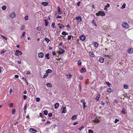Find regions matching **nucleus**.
Returning <instances> with one entry per match:
<instances>
[{
    "mask_svg": "<svg viewBox=\"0 0 133 133\" xmlns=\"http://www.w3.org/2000/svg\"><path fill=\"white\" fill-rule=\"evenodd\" d=\"M19 54L20 55H22V52L21 51H19L18 50H16L15 53V55L16 56H18V55Z\"/></svg>",
    "mask_w": 133,
    "mask_h": 133,
    "instance_id": "1",
    "label": "nucleus"
},
{
    "mask_svg": "<svg viewBox=\"0 0 133 133\" xmlns=\"http://www.w3.org/2000/svg\"><path fill=\"white\" fill-rule=\"evenodd\" d=\"M122 26L124 28H127L128 27L129 25L127 23L124 22L122 24Z\"/></svg>",
    "mask_w": 133,
    "mask_h": 133,
    "instance_id": "2",
    "label": "nucleus"
},
{
    "mask_svg": "<svg viewBox=\"0 0 133 133\" xmlns=\"http://www.w3.org/2000/svg\"><path fill=\"white\" fill-rule=\"evenodd\" d=\"M79 39L82 41H84L86 39V37L84 35H82L80 36L79 37Z\"/></svg>",
    "mask_w": 133,
    "mask_h": 133,
    "instance_id": "3",
    "label": "nucleus"
},
{
    "mask_svg": "<svg viewBox=\"0 0 133 133\" xmlns=\"http://www.w3.org/2000/svg\"><path fill=\"white\" fill-rule=\"evenodd\" d=\"M44 54L42 52H40L38 54V57L39 58H42L44 57Z\"/></svg>",
    "mask_w": 133,
    "mask_h": 133,
    "instance_id": "4",
    "label": "nucleus"
},
{
    "mask_svg": "<svg viewBox=\"0 0 133 133\" xmlns=\"http://www.w3.org/2000/svg\"><path fill=\"white\" fill-rule=\"evenodd\" d=\"M30 131L32 133H35L37 132L36 130L33 128H30Z\"/></svg>",
    "mask_w": 133,
    "mask_h": 133,
    "instance_id": "5",
    "label": "nucleus"
},
{
    "mask_svg": "<svg viewBox=\"0 0 133 133\" xmlns=\"http://www.w3.org/2000/svg\"><path fill=\"white\" fill-rule=\"evenodd\" d=\"M16 16V15L14 12H12L10 15V17L12 18H15Z\"/></svg>",
    "mask_w": 133,
    "mask_h": 133,
    "instance_id": "6",
    "label": "nucleus"
},
{
    "mask_svg": "<svg viewBox=\"0 0 133 133\" xmlns=\"http://www.w3.org/2000/svg\"><path fill=\"white\" fill-rule=\"evenodd\" d=\"M98 13L100 15L102 16H104L105 14V13L104 12L101 11H99Z\"/></svg>",
    "mask_w": 133,
    "mask_h": 133,
    "instance_id": "7",
    "label": "nucleus"
},
{
    "mask_svg": "<svg viewBox=\"0 0 133 133\" xmlns=\"http://www.w3.org/2000/svg\"><path fill=\"white\" fill-rule=\"evenodd\" d=\"M76 19L77 21H79V22H81L82 21V18L81 16H78L76 18Z\"/></svg>",
    "mask_w": 133,
    "mask_h": 133,
    "instance_id": "8",
    "label": "nucleus"
},
{
    "mask_svg": "<svg viewBox=\"0 0 133 133\" xmlns=\"http://www.w3.org/2000/svg\"><path fill=\"white\" fill-rule=\"evenodd\" d=\"M57 10L58 14L59 15H61L62 14V12L61 11V9L59 6H57Z\"/></svg>",
    "mask_w": 133,
    "mask_h": 133,
    "instance_id": "9",
    "label": "nucleus"
},
{
    "mask_svg": "<svg viewBox=\"0 0 133 133\" xmlns=\"http://www.w3.org/2000/svg\"><path fill=\"white\" fill-rule=\"evenodd\" d=\"M63 111L62 113H65L66 112V107H63L62 108Z\"/></svg>",
    "mask_w": 133,
    "mask_h": 133,
    "instance_id": "10",
    "label": "nucleus"
},
{
    "mask_svg": "<svg viewBox=\"0 0 133 133\" xmlns=\"http://www.w3.org/2000/svg\"><path fill=\"white\" fill-rule=\"evenodd\" d=\"M100 97V95L98 94L97 96H96L95 98V99L96 100V102L98 101L99 100V98Z\"/></svg>",
    "mask_w": 133,
    "mask_h": 133,
    "instance_id": "11",
    "label": "nucleus"
},
{
    "mask_svg": "<svg viewBox=\"0 0 133 133\" xmlns=\"http://www.w3.org/2000/svg\"><path fill=\"white\" fill-rule=\"evenodd\" d=\"M127 52L128 53L131 54L133 52V49L130 48L128 50Z\"/></svg>",
    "mask_w": 133,
    "mask_h": 133,
    "instance_id": "12",
    "label": "nucleus"
},
{
    "mask_svg": "<svg viewBox=\"0 0 133 133\" xmlns=\"http://www.w3.org/2000/svg\"><path fill=\"white\" fill-rule=\"evenodd\" d=\"M41 4L44 6H46L48 5V2H42Z\"/></svg>",
    "mask_w": 133,
    "mask_h": 133,
    "instance_id": "13",
    "label": "nucleus"
},
{
    "mask_svg": "<svg viewBox=\"0 0 133 133\" xmlns=\"http://www.w3.org/2000/svg\"><path fill=\"white\" fill-rule=\"evenodd\" d=\"M86 71V69L84 68H82L81 69V72L82 73L83 72H85Z\"/></svg>",
    "mask_w": 133,
    "mask_h": 133,
    "instance_id": "14",
    "label": "nucleus"
},
{
    "mask_svg": "<svg viewBox=\"0 0 133 133\" xmlns=\"http://www.w3.org/2000/svg\"><path fill=\"white\" fill-rule=\"evenodd\" d=\"M65 51L64 50L62 49H61V50L58 51V53L60 54H63Z\"/></svg>",
    "mask_w": 133,
    "mask_h": 133,
    "instance_id": "15",
    "label": "nucleus"
},
{
    "mask_svg": "<svg viewBox=\"0 0 133 133\" xmlns=\"http://www.w3.org/2000/svg\"><path fill=\"white\" fill-rule=\"evenodd\" d=\"M59 104L58 103H56L55 104V109H57L59 106Z\"/></svg>",
    "mask_w": 133,
    "mask_h": 133,
    "instance_id": "16",
    "label": "nucleus"
},
{
    "mask_svg": "<svg viewBox=\"0 0 133 133\" xmlns=\"http://www.w3.org/2000/svg\"><path fill=\"white\" fill-rule=\"evenodd\" d=\"M113 90L111 88H108L107 89V91L109 92H111Z\"/></svg>",
    "mask_w": 133,
    "mask_h": 133,
    "instance_id": "17",
    "label": "nucleus"
},
{
    "mask_svg": "<svg viewBox=\"0 0 133 133\" xmlns=\"http://www.w3.org/2000/svg\"><path fill=\"white\" fill-rule=\"evenodd\" d=\"M52 70L50 69H48L46 71V73L47 74H49L51 72Z\"/></svg>",
    "mask_w": 133,
    "mask_h": 133,
    "instance_id": "18",
    "label": "nucleus"
},
{
    "mask_svg": "<svg viewBox=\"0 0 133 133\" xmlns=\"http://www.w3.org/2000/svg\"><path fill=\"white\" fill-rule=\"evenodd\" d=\"M44 21L45 23V25L46 26H48V21L46 19H44Z\"/></svg>",
    "mask_w": 133,
    "mask_h": 133,
    "instance_id": "19",
    "label": "nucleus"
},
{
    "mask_svg": "<svg viewBox=\"0 0 133 133\" xmlns=\"http://www.w3.org/2000/svg\"><path fill=\"white\" fill-rule=\"evenodd\" d=\"M104 58H103L101 57L99 58V61L101 63H103L104 62Z\"/></svg>",
    "mask_w": 133,
    "mask_h": 133,
    "instance_id": "20",
    "label": "nucleus"
},
{
    "mask_svg": "<svg viewBox=\"0 0 133 133\" xmlns=\"http://www.w3.org/2000/svg\"><path fill=\"white\" fill-rule=\"evenodd\" d=\"M77 117V116L76 115H75L72 116L71 119L73 120H74L76 119Z\"/></svg>",
    "mask_w": 133,
    "mask_h": 133,
    "instance_id": "21",
    "label": "nucleus"
},
{
    "mask_svg": "<svg viewBox=\"0 0 133 133\" xmlns=\"http://www.w3.org/2000/svg\"><path fill=\"white\" fill-rule=\"evenodd\" d=\"M94 45L95 47L97 48L98 46V43L97 42H95L94 44Z\"/></svg>",
    "mask_w": 133,
    "mask_h": 133,
    "instance_id": "22",
    "label": "nucleus"
},
{
    "mask_svg": "<svg viewBox=\"0 0 133 133\" xmlns=\"http://www.w3.org/2000/svg\"><path fill=\"white\" fill-rule=\"evenodd\" d=\"M61 34L62 35H67L68 34V33H66L65 31H63V32H62Z\"/></svg>",
    "mask_w": 133,
    "mask_h": 133,
    "instance_id": "23",
    "label": "nucleus"
},
{
    "mask_svg": "<svg viewBox=\"0 0 133 133\" xmlns=\"http://www.w3.org/2000/svg\"><path fill=\"white\" fill-rule=\"evenodd\" d=\"M46 85L47 86V87H50L51 88L52 87V85L50 83H47L46 84Z\"/></svg>",
    "mask_w": 133,
    "mask_h": 133,
    "instance_id": "24",
    "label": "nucleus"
},
{
    "mask_svg": "<svg viewBox=\"0 0 133 133\" xmlns=\"http://www.w3.org/2000/svg\"><path fill=\"white\" fill-rule=\"evenodd\" d=\"M66 76L68 78V79H70L72 75L71 74H69L68 75L67 74L66 75Z\"/></svg>",
    "mask_w": 133,
    "mask_h": 133,
    "instance_id": "25",
    "label": "nucleus"
},
{
    "mask_svg": "<svg viewBox=\"0 0 133 133\" xmlns=\"http://www.w3.org/2000/svg\"><path fill=\"white\" fill-rule=\"evenodd\" d=\"M44 40L45 41L47 42V43H49L50 41V40L48 38H45Z\"/></svg>",
    "mask_w": 133,
    "mask_h": 133,
    "instance_id": "26",
    "label": "nucleus"
},
{
    "mask_svg": "<svg viewBox=\"0 0 133 133\" xmlns=\"http://www.w3.org/2000/svg\"><path fill=\"white\" fill-rule=\"evenodd\" d=\"M80 101L81 103H82L83 105H85L86 104V102H85V101H84V99H82Z\"/></svg>",
    "mask_w": 133,
    "mask_h": 133,
    "instance_id": "27",
    "label": "nucleus"
},
{
    "mask_svg": "<svg viewBox=\"0 0 133 133\" xmlns=\"http://www.w3.org/2000/svg\"><path fill=\"white\" fill-rule=\"evenodd\" d=\"M124 88L125 89H128L129 87L127 85V84H124Z\"/></svg>",
    "mask_w": 133,
    "mask_h": 133,
    "instance_id": "28",
    "label": "nucleus"
},
{
    "mask_svg": "<svg viewBox=\"0 0 133 133\" xmlns=\"http://www.w3.org/2000/svg\"><path fill=\"white\" fill-rule=\"evenodd\" d=\"M6 8V7L5 5H3L2 7V9L3 10H5Z\"/></svg>",
    "mask_w": 133,
    "mask_h": 133,
    "instance_id": "29",
    "label": "nucleus"
},
{
    "mask_svg": "<svg viewBox=\"0 0 133 133\" xmlns=\"http://www.w3.org/2000/svg\"><path fill=\"white\" fill-rule=\"evenodd\" d=\"M49 54L47 53L45 56V57L47 58L48 59H49L50 57H49Z\"/></svg>",
    "mask_w": 133,
    "mask_h": 133,
    "instance_id": "30",
    "label": "nucleus"
},
{
    "mask_svg": "<svg viewBox=\"0 0 133 133\" xmlns=\"http://www.w3.org/2000/svg\"><path fill=\"white\" fill-rule=\"evenodd\" d=\"M125 109L124 108H123L121 111V112L123 114H125Z\"/></svg>",
    "mask_w": 133,
    "mask_h": 133,
    "instance_id": "31",
    "label": "nucleus"
},
{
    "mask_svg": "<svg viewBox=\"0 0 133 133\" xmlns=\"http://www.w3.org/2000/svg\"><path fill=\"white\" fill-rule=\"evenodd\" d=\"M89 54L91 57H94L95 56L94 54L92 52H90Z\"/></svg>",
    "mask_w": 133,
    "mask_h": 133,
    "instance_id": "32",
    "label": "nucleus"
},
{
    "mask_svg": "<svg viewBox=\"0 0 133 133\" xmlns=\"http://www.w3.org/2000/svg\"><path fill=\"white\" fill-rule=\"evenodd\" d=\"M48 76V75L46 74L45 73V74L43 76V77L44 78H46Z\"/></svg>",
    "mask_w": 133,
    "mask_h": 133,
    "instance_id": "33",
    "label": "nucleus"
},
{
    "mask_svg": "<svg viewBox=\"0 0 133 133\" xmlns=\"http://www.w3.org/2000/svg\"><path fill=\"white\" fill-rule=\"evenodd\" d=\"M126 6V4H124L122 6V7L121 8V9H123L125 8Z\"/></svg>",
    "mask_w": 133,
    "mask_h": 133,
    "instance_id": "34",
    "label": "nucleus"
},
{
    "mask_svg": "<svg viewBox=\"0 0 133 133\" xmlns=\"http://www.w3.org/2000/svg\"><path fill=\"white\" fill-rule=\"evenodd\" d=\"M44 114L45 115H47L48 114V112L47 110H45L44 111Z\"/></svg>",
    "mask_w": 133,
    "mask_h": 133,
    "instance_id": "35",
    "label": "nucleus"
},
{
    "mask_svg": "<svg viewBox=\"0 0 133 133\" xmlns=\"http://www.w3.org/2000/svg\"><path fill=\"white\" fill-rule=\"evenodd\" d=\"M13 104L12 103H11L9 105V107L12 108L13 107Z\"/></svg>",
    "mask_w": 133,
    "mask_h": 133,
    "instance_id": "36",
    "label": "nucleus"
},
{
    "mask_svg": "<svg viewBox=\"0 0 133 133\" xmlns=\"http://www.w3.org/2000/svg\"><path fill=\"white\" fill-rule=\"evenodd\" d=\"M41 26H39L37 28V30L40 31L41 30Z\"/></svg>",
    "mask_w": 133,
    "mask_h": 133,
    "instance_id": "37",
    "label": "nucleus"
},
{
    "mask_svg": "<svg viewBox=\"0 0 133 133\" xmlns=\"http://www.w3.org/2000/svg\"><path fill=\"white\" fill-rule=\"evenodd\" d=\"M51 26L53 28H55V23L54 22L52 23L51 24Z\"/></svg>",
    "mask_w": 133,
    "mask_h": 133,
    "instance_id": "38",
    "label": "nucleus"
},
{
    "mask_svg": "<svg viewBox=\"0 0 133 133\" xmlns=\"http://www.w3.org/2000/svg\"><path fill=\"white\" fill-rule=\"evenodd\" d=\"M77 63L79 65H81V62L80 60H79L78 61Z\"/></svg>",
    "mask_w": 133,
    "mask_h": 133,
    "instance_id": "39",
    "label": "nucleus"
},
{
    "mask_svg": "<svg viewBox=\"0 0 133 133\" xmlns=\"http://www.w3.org/2000/svg\"><path fill=\"white\" fill-rule=\"evenodd\" d=\"M84 128V126H81V127H80V128H78V130H80V131H81L82 129H83Z\"/></svg>",
    "mask_w": 133,
    "mask_h": 133,
    "instance_id": "40",
    "label": "nucleus"
},
{
    "mask_svg": "<svg viewBox=\"0 0 133 133\" xmlns=\"http://www.w3.org/2000/svg\"><path fill=\"white\" fill-rule=\"evenodd\" d=\"M15 111H16V110L15 108L13 109L12 110V114H14L15 113Z\"/></svg>",
    "mask_w": 133,
    "mask_h": 133,
    "instance_id": "41",
    "label": "nucleus"
},
{
    "mask_svg": "<svg viewBox=\"0 0 133 133\" xmlns=\"http://www.w3.org/2000/svg\"><path fill=\"white\" fill-rule=\"evenodd\" d=\"M106 84L109 87H110L111 85V84L109 82H106Z\"/></svg>",
    "mask_w": 133,
    "mask_h": 133,
    "instance_id": "42",
    "label": "nucleus"
},
{
    "mask_svg": "<svg viewBox=\"0 0 133 133\" xmlns=\"http://www.w3.org/2000/svg\"><path fill=\"white\" fill-rule=\"evenodd\" d=\"M36 101L37 102H39L40 100V99L39 97H37L36 99Z\"/></svg>",
    "mask_w": 133,
    "mask_h": 133,
    "instance_id": "43",
    "label": "nucleus"
},
{
    "mask_svg": "<svg viewBox=\"0 0 133 133\" xmlns=\"http://www.w3.org/2000/svg\"><path fill=\"white\" fill-rule=\"evenodd\" d=\"M71 35H69L68 36L67 40H69L71 39Z\"/></svg>",
    "mask_w": 133,
    "mask_h": 133,
    "instance_id": "44",
    "label": "nucleus"
},
{
    "mask_svg": "<svg viewBox=\"0 0 133 133\" xmlns=\"http://www.w3.org/2000/svg\"><path fill=\"white\" fill-rule=\"evenodd\" d=\"M92 22L93 24H94L95 26H97V25L96 24V22L94 20H92Z\"/></svg>",
    "mask_w": 133,
    "mask_h": 133,
    "instance_id": "45",
    "label": "nucleus"
},
{
    "mask_svg": "<svg viewBox=\"0 0 133 133\" xmlns=\"http://www.w3.org/2000/svg\"><path fill=\"white\" fill-rule=\"evenodd\" d=\"M89 133H93V131L92 130H89L88 131Z\"/></svg>",
    "mask_w": 133,
    "mask_h": 133,
    "instance_id": "46",
    "label": "nucleus"
},
{
    "mask_svg": "<svg viewBox=\"0 0 133 133\" xmlns=\"http://www.w3.org/2000/svg\"><path fill=\"white\" fill-rule=\"evenodd\" d=\"M1 36L4 39H5L6 40H7V38H6L5 36H3L2 35H1Z\"/></svg>",
    "mask_w": 133,
    "mask_h": 133,
    "instance_id": "47",
    "label": "nucleus"
},
{
    "mask_svg": "<svg viewBox=\"0 0 133 133\" xmlns=\"http://www.w3.org/2000/svg\"><path fill=\"white\" fill-rule=\"evenodd\" d=\"M25 32L24 31L23 32V33L22 34V36L21 37V38H22L24 36L25 34Z\"/></svg>",
    "mask_w": 133,
    "mask_h": 133,
    "instance_id": "48",
    "label": "nucleus"
},
{
    "mask_svg": "<svg viewBox=\"0 0 133 133\" xmlns=\"http://www.w3.org/2000/svg\"><path fill=\"white\" fill-rule=\"evenodd\" d=\"M31 73L30 72V71H27L26 72V74L27 75H30V74H31Z\"/></svg>",
    "mask_w": 133,
    "mask_h": 133,
    "instance_id": "49",
    "label": "nucleus"
},
{
    "mask_svg": "<svg viewBox=\"0 0 133 133\" xmlns=\"http://www.w3.org/2000/svg\"><path fill=\"white\" fill-rule=\"evenodd\" d=\"M48 116L49 117H51L52 116V113H49V114H48Z\"/></svg>",
    "mask_w": 133,
    "mask_h": 133,
    "instance_id": "50",
    "label": "nucleus"
},
{
    "mask_svg": "<svg viewBox=\"0 0 133 133\" xmlns=\"http://www.w3.org/2000/svg\"><path fill=\"white\" fill-rule=\"evenodd\" d=\"M64 27V26L63 25H61L59 26V28L60 29L63 28Z\"/></svg>",
    "mask_w": 133,
    "mask_h": 133,
    "instance_id": "51",
    "label": "nucleus"
},
{
    "mask_svg": "<svg viewBox=\"0 0 133 133\" xmlns=\"http://www.w3.org/2000/svg\"><path fill=\"white\" fill-rule=\"evenodd\" d=\"M119 119H115V121H114V122L115 123H116L117 122L119 121Z\"/></svg>",
    "mask_w": 133,
    "mask_h": 133,
    "instance_id": "52",
    "label": "nucleus"
},
{
    "mask_svg": "<svg viewBox=\"0 0 133 133\" xmlns=\"http://www.w3.org/2000/svg\"><path fill=\"white\" fill-rule=\"evenodd\" d=\"M6 52V50H4L3 51H2V52H1V54H2L3 53H4Z\"/></svg>",
    "mask_w": 133,
    "mask_h": 133,
    "instance_id": "53",
    "label": "nucleus"
},
{
    "mask_svg": "<svg viewBox=\"0 0 133 133\" xmlns=\"http://www.w3.org/2000/svg\"><path fill=\"white\" fill-rule=\"evenodd\" d=\"M25 20H27L28 19V16H26L25 17Z\"/></svg>",
    "mask_w": 133,
    "mask_h": 133,
    "instance_id": "54",
    "label": "nucleus"
},
{
    "mask_svg": "<svg viewBox=\"0 0 133 133\" xmlns=\"http://www.w3.org/2000/svg\"><path fill=\"white\" fill-rule=\"evenodd\" d=\"M23 98L24 100H25L27 98V96L25 95H24L23 96Z\"/></svg>",
    "mask_w": 133,
    "mask_h": 133,
    "instance_id": "55",
    "label": "nucleus"
},
{
    "mask_svg": "<svg viewBox=\"0 0 133 133\" xmlns=\"http://www.w3.org/2000/svg\"><path fill=\"white\" fill-rule=\"evenodd\" d=\"M24 26L23 25H22L21 27V30H23L24 29Z\"/></svg>",
    "mask_w": 133,
    "mask_h": 133,
    "instance_id": "56",
    "label": "nucleus"
},
{
    "mask_svg": "<svg viewBox=\"0 0 133 133\" xmlns=\"http://www.w3.org/2000/svg\"><path fill=\"white\" fill-rule=\"evenodd\" d=\"M110 6V4L109 3H108L107 4V5H106V7H107V8L109 7Z\"/></svg>",
    "mask_w": 133,
    "mask_h": 133,
    "instance_id": "57",
    "label": "nucleus"
},
{
    "mask_svg": "<svg viewBox=\"0 0 133 133\" xmlns=\"http://www.w3.org/2000/svg\"><path fill=\"white\" fill-rule=\"evenodd\" d=\"M26 107H27V105L26 104H25L24 106V110H25V109H26Z\"/></svg>",
    "mask_w": 133,
    "mask_h": 133,
    "instance_id": "58",
    "label": "nucleus"
},
{
    "mask_svg": "<svg viewBox=\"0 0 133 133\" xmlns=\"http://www.w3.org/2000/svg\"><path fill=\"white\" fill-rule=\"evenodd\" d=\"M39 116L40 117H43V115L42 113H39Z\"/></svg>",
    "mask_w": 133,
    "mask_h": 133,
    "instance_id": "59",
    "label": "nucleus"
},
{
    "mask_svg": "<svg viewBox=\"0 0 133 133\" xmlns=\"http://www.w3.org/2000/svg\"><path fill=\"white\" fill-rule=\"evenodd\" d=\"M78 124V123L77 122H75V123H73V125H75L77 124Z\"/></svg>",
    "mask_w": 133,
    "mask_h": 133,
    "instance_id": "60",
    "label": "nucleus"
},
{
    "mask_svg": "<svg viewBox=\"0 0 133 133\" xmlns=\"http://www.w3.org/2000/svg\"><path fill=\"white\" fill-rule=\"evenodd\" d=\"M52 54L54 55H56V52L54 51H53L52 52Z\"/></svg>",
    "mask_w": 133,
    "mask_h": 133,
    "instance_id": "61",
    "label": "nucleus"
},
{
    "mask_svg": "<svg viewBox=\"0 0 133 133\" xmlns=\"http://www.w3.org/2000/svg\"><path fill=\"white\" fill-rule=\"evenodd\" d=\"M57 18H60H60H61L62 17H61V16H59V15H58V16H57Z\"/></svg>",
    "mask_w": 133,
    "mask_h": 133,
    "instance_id": "62",
    "label": "nucleus"
},
{
    "mask_svg": "<svg viewBox=\"0 0 133 133\" xmlns=\"http://www.w3.org/2000/svg\"><path fill=\"white\" fill-rule=\"evenodd\" d=\"M46 123L47 124H49L50 123V122L49 121L47 120V122H46Z\"/></svg>",
    "mask_w": 133,
    "mask_h": 133,
    "instance_id": "63",
    "label": "nucleus"
},
{
    "mask_svg": "<svg viewBox=\"0 0 133 133\" xmlns=\"http://www.w3.org/2000/svg\"><path fill=\"white\" fill-rule=\"evenodd\" d=\"M15 78H17L19 77V76L17 75H16L15 76Z\"/></svg>",
    "mask_w": 133,
    "mask_h": 133,
    "instance_id": "64",
    "label": "nucleus"
}]
</instances>
